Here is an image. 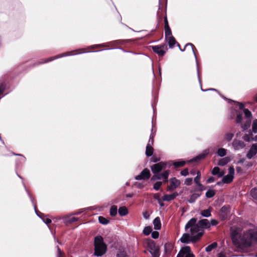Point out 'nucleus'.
Segmentation results:
<instances>
[{
  "mask_svg": "<svg viewBox=\"0 0 257 257\" xmlns=\"http://www.w3.org/2000/svg\"><path fill=\"white\" fill-rule=\"evenodd\" d=\"M178 195L179 194L177 192H175L172 194H165L162 197V199L165 201H170L174 200Z\"/></svg>",
  "mask_w": 257,
  "mask_h": 257,
  "instance_id": "obj_17",
  "label": "nucleus"
},
{
  "mask_svg": "<svg viewBox=\"0 0 257 257\" xmlns=\"http://www.w3.org/2000/svg\"><path fill=\"white\" fill-rule=\"evenodd\" d=\"M166 39L168 40V45L170 48H173L176 43L175 38L172 35Z\"/></svg>",
  "mask_w": 257,
  "mask_h": 257,
  "instance_id": "obj_26",
  "label": "nucleus"
},
{
  "mask_svg": "<svg viewBox=\"0 0 257 257\" xmlns=\"http://www.w3.org/2000/svg\"><path fill=\"white\" fill-rule=\"evenodd\" d=\"M43 221L47 224H49L51 223V219L48 218L44 217L43 218Z\"/></svg>",
  "mask_w": 257,
  "mask_h": 257,
  "instance_id": "obj_56",
  "label": "nucleus"
},
{
  "mask_svg": "<svg viewBox=\"0 0 257 257\" xmlns=\"http://www.w3.org/2000/svg\"><path fill=\"white\" fill-rule=\"evenodd\" d=\"M208 154V152L206 151L205 153L201 154L199 155L198 156H197V157H196L194 158L191 160L189 161V162H197V161H199L200 160H203L205 158V157L207 156Z\"/></svg>",
  "mask_w": 257,
  "mask_h": 257,
  "instance_id": "obj_20",
  "label": "nucleus"
},
{
  "mask_svg": "<svg viewBox=\"0 0 257 257\" xmlns=\"http://www.w3.org/2000/svg\"><path fill=\"white\" fill-rule=\"evenodd\" d=\"M200 178H201L200 177H198V176H196V177L194 178V182H195V183H196L197 184L198 183H200Z\"/></svg>",
  "mask_w": 257,
  "mask_h": 257,
  "instance_id": "obj_63",
  "label": "nucleus"
},
{
  "mask_svg": "<svg viewBox=\"0 0 257 257\" xmlns=\"http://www.w3.org/2000/svg\"><path fill=\"white\" fill-rule=\"evenodd\" d=\"M197 185L199 187L198 190L202 191L205 189V187L201 183H198Z\"/></svg>",
  "mask_w": 257,
  "mask_h": 257,
  "instance_id": "obj_57",
  "label": "nucleus"
},
{
  "mask_svg": "<svg viewBox=\"0 0 257 257\" xmlns=\"http://www.w3.org/2000/svg\"><path fill=\"white\" fill-rule=\"evenodd\" d=\"M154 143V135L152 134L150 136V139L148 144H150V145H153Z\"/></svg>",
  "mask_w": 257,
  "mask_h": 257,
  "instance_id": "obj_52",
  "label": "nucleus"
},
{
  "mask_svg": "<svg viewBox=\"0 0 257 257\" xmlns=\"http://www.w3.org/2000/svg\"><path fill=\"white\" fill-rule=\"evenodd\" d=\"M143 216L145 219H148L150 217V215L147 211H145L143 213Z\"/></svg>",
  "mask_w": 257,
  "mask_h": 257,
  "instance_id": "obj_62",
  "label": "nucleus"
},
{
  "mask_svg": "<svg viewBox=\"0 0 257 257\" xmlns=\"http://www.w3.org/2000/svg\"><path fill=\"white\" fill-rule=\"evenodd\" d=\"M242 139L247 142L253 141L254 138H253L252 132L251 130H249L247 134H245L243 135Z\"/></svg>",
  "mask_w": 257,
  "mask_h": 257,
  "instance_id": "obj_19",
  "label": "nucleus"
},
{
  "mask_svg": "<svg viewBox=\"0 0 257 257\" xmlns=\"http://www.w3.org/2000/svg\"><path fill=\"white\" fill-rule=\"evenodd\" d=\"M200 195V194L197 193H194L192 194L188 199V202L190 203H194Z\"/></svg>",
  "mask_w": 257,
  "mask_h": 257,
  "instance_id": "obj_31",
  "label": "nucleus"
},
{
  "mask_svg": "<svg viewBox=\"0 0 257 257\" xmlns=\"http://www.w3.org/2000/svg\"><path fill=\"white\" fill-rule=\"evenodd\" d=\"M242 120V114L240 113V112H238L237 113V116H236V119H235V122L237 123H240L241 122Z\"/></svg>",
  "mask_w": 257,
  "mask_h": 257,
  "instance_id": "obj_42",
  "label": "nucleus"
},
{
  "mask_svg": "<svg viewBox=\"0 0 257 257\" xmlns=\"http://www.w3.org/2000/svg\"><path fill=\"white\" fill-rule=\"evenodd\" d=\"M164 248L166 254L170 255L174 248V245L171 242H167L165 244Z\"/></svg>",
  "mask_w": 257,
  "mask_h": 257,
  "instance_id": "obj_18",
  "label": "nucleus"
},
{
  "mask_svg": "<svg viewBox=\"0 0 257 257\" xmlns=\"http://www.w3.org/2000/svg\"><path fill=\"white\" fill-rule=\"evenodd\" d=\"M257 153V144H254L252 145L249 150L248 151L246 157L248 159H251Z\"/></svg>",
  "mask_w": 257,
  "mask_h": 257,
  "instance_id": "obj_13",
  "label": "nucleus"
},
{
  "mask_svg": "<svg viewBox=\"0 0 257 257\" xmlns=\"http://www.w3.org/2000/svg\"><path fill=\"white\" fill-rule=\"evenodd\" d=\"M202 236V233L195 236H190L189 233H184L180 240L183 243H189L190 242L195 243L200 240Z\"/></svg>",
  "mask_w": 257,
  "mask_h": 257,
  "instance_id": "obj_7",
  "label": "nucleus"
},
{
  "mask_svg": "<svg viewBox=\"0 0 257 257\" xmlns=\"http://www.w3.org/2000/svg\"><path fill=\"white\" fill-rule=\"evenodd\" d=\"M218 223V222L217 220H215V219H211V221H210V225H212L213 226H215L216 225H217Z\"/></svg>",
  "mask_w": 257,
  "mask_h": 257,
  "instance_id": "obj_59",
  "label": "nucleus"
},
{
  "mask_svg": "<svg viewBox=\"0 0 257 257\" xmlns=\"http://www.w3.org/2000/svg\"><path fill=\"white\" fill-rule=\"evenodd\" d=\"M215 180V179L213 177H210L208 178V179L206 180L207 183H211L212 182H214Z\"/></svg>",
  "mask_w": 257,
  "mask_h": 257,
  "instance_id": "obj_58",
  "label": "nucleus"
},
{
  "mask_svg": "<svg viewBox=\"0 0 257 257\" xmlns=\"http://www.w3.org/2000/svg\"><path fill=\"white\" fill-rule=\"evenodd\" d=\"M232 145L235 150L242 149L245 146V144L243 141L237 140H234L233 141Z\"/></svg>",
  "mask_w": 257,
  "mask_h": 257,
  "instance_id": "obj_16",
  "label": "nucleus"
},
{
  "mask_svg": "<svg viewBox=\"0 0 257 257\" xmlns=\"http://www.w3.org/2000/svg\"><path fill=\"white\" fill-rule=\"evenodd\" d=\"M180 174L182 176H187L189 174L188 169L187 168L184 169L181 171Z\"/></svg>",
  "mask_w": 257,
  "mask_h": 257,
  "instance_id": "obj_53",
  "label": "nucleus"
},
{
  "mask_svg": "<svg viewBox=\"0 0 257 257\" xmlns=\"http://www.w3.org/2000/svg\"><path fill=\"white\" fill-rule=\"evenodd\" d=\"M116 256L117 257H128L126 252L123 250H119Z\"/></svg>",
  "mask_w": 257,
  "mask_h": 257,
  "instance_id": "obj_43",
  "label": "nucleus"
},
{
  "mask_svg": "<svg viewBox=\"0 0 257 257\" xmlns=\"http://www.w3.org/2000/svg\"><path fill=\"white\" fill-rule=\"evenodd\" d=\"M199 227L203 230V229L209 228L210 227V224L208 220L207 219H202L200 220L198 223Z\"/></svg>",
  "mask_w": 257,
  "mask_h": 257,
  "instance_id": "obj_14",
  "label": "nucleus"
},
{
  "mask_svg": "<svg viewBox=\"0 0 257 257\" xmlns=\"http://www.w3.org/2000/svg\"><path fill=\"white\" fill-rule=\"evenodd\" d=\"M234 169L233 166L230 167L228 169V175L231 176H234Z\"/></svg>",
  "mask_w": 257,
  "mask_h": 257,
  "instance_id": "obj_54",
  "label": "nucleus"
},
{
  "mask_svg": "<svg viewBox=\"0 0 257 257\" xmlns=\"http://www.w3.org/2000/svg\"><path fill=\"white\" fill-rule=\"evenodd\" d=\"M78 220V218L75 217H71L66 220V222L68 223H72Z\"/></svg>",
  "mask_w": 257,
  "mask_h": 257,
  "instance_id": "obj_48",
  "label": "nucleus"
},
{
  "mask_svg": "<svg viewBox=\"0 0 257 257\" xmlns=\"http://www.w3.org/2000/svg\"><path fill=\"white\" fill-rule=\"evenodd\" d=\"M184 257H195V255L193 253V252L192 251H191L190 252L186 254L185 256H184Z\"/></svg>",
  "mask_w": 257,
  "mask_h": 257,
  "instance_id": "obj_64",
  "label": "nucleus"
},
{
  "mask_svg": "<svg viewBox=\"0 0 257 257\" xmlns=\"http://www.w3.org/2000/svg\"><path fill=\"white\" fill-rule=\"evenodd\" d=\"M146 243L152 257H160V247L156 245L155 242L153 240L148 238L146 239Z\"/></svg>",
  "mask_w": 257,
  "mask_h": 257,
  "instance_id": "obj_6",
  "label": "nucleus"
},
{
  "mask_svg": "<svg viewBox=\"0 0 257 257\" xmlns=\"http://www.w3.org/2000/svg\"><path fill=\"white\" fill-rule=\"evenodd\" d=\"M150 47L154 52L157 54L159 57H163L168 50L167 46L166 44H162L156 46H151Z\"/></svg>",
  "mask_w": 257,
  "mask_h": 257,
  "instance_id": "obj_8",
  "label": "nucleus"
},
{
  "mask_svg": "<svg viewBox=\"0 0 257 257\" xmlns=\"http://www.w3.org/2000/svg\"><path fill=\"white\" fill-rule=\"evenodd\" d=\"M217 246V243L216 242H214L211 244H209L205 248V251L206 252H210L213 249L216 248Z\"/></svg>",
  "mask_w": 257,
  "mask_h": 257,
  "instance_id": "obj_32",
  "label": "nucleus"
},
{
  "mask_svg": "<svg viewBox=\"0 0 257 257\" xmlns=\"http://www.w3.org/2000/svg\"><path fill=\"white\" fill-rule=\"evenodd\" d=\"M170 185L167 187V190L172 191L178 188L180 185V180L177 179L176 178H173L170 179Z\"/></svg>",
  "mask_w": 257,
  "mask_h": 257,
  "instance_id": "obj_12",
  "label": "nucleus"
},
{
  "mask_svg": "<svg viewBox=\"0 0 257 257\" xmlns=\"http://www.w3.org/2000/svg\"><path fill=\"white\" fill-rule=\"evenodd\" d=\"M190 228V232L191 236L197 235L200 233L204 234V230L201 229L197 223V218H192L186 223L185 229L187 230Z\"/></svg>",
  "mask_w": 257,
  "mask_h": 257,
  "instance_id": "obj_4",
  "label": "nucleus"
},
{
  "mask_svg": "<svg viewBox=\"0 0 257 257\" xmlns=\"http://www.w3.org/2000/svg\"><path fill=\"white\" fill-rule=\"evenodd\" d=\"M57 250H58L57 257H64V252L61 250L60 247L58 246H57Z\"/></svg>",
  "mask_w": 257,
  "mask_h": 257,
  "instance_id": "obj_49",
  "label": "nucleus"
},
{
  "mask_svg": "<svg viewBox=\"0 0 257 257\" xmlns=\"http://www.w3.org/2000/svg\"><path fill=\"white\" fill-rule=\"evenodd\" d=\"M162 182L161 181H157L154 184L153 188L155 190H159L161 187V186L162 185Z\"/></svg>",
  "mask_w": 257,
  "mask_h": 257,
  "instance_id": "obj_45",
  "label": "nucleus"
},
{
  "mask_svg": "<svg viewBox=\"0 0 257 257\" xmlns=\"http://www.w3.org/2000/svg\"><path fill=\"white\" fill-rule=\"evenodd\" d=\"M122 44L121 41L120 40H116L111 41L107 43H103L101 44H96L88 47L86 48L82 49L80 50L81 52L80 53H85L88 52H91L92 50L94 49H99L103 47H110L111 48H114L117 46Z\"/></svg>",
  "mask_w": 257,
  "mask_h": 257,
  "instance_id": "obj_3",
  "label": "nucleus"
},
{
  "mask_svg": "<svg viewBox=\"0 0 257 257\" xmlns=\"http://www.w3.org/2000/svg\"><path fill=\"white\" fill-rule=\"evenodd\" d=\"M252 132L254 133H257V119L253 120L252 124Z\"/></svg>",
  "mask_w": 257,
  "mask_h": 257,
  "instance_id": "obj_41",
  "label": "nucleus"
},
{
  "mask_svg": "<svg viewBox=\"0 0 257 257\" xmlns=\"http://www.w3.org/2000/svg\"><path fill=\"white\" fill-rule=\"evenodd\" d=\"M234 136L233 133H227L225 134L224 139L228 142L231 141Z\"/></svg>",
  "mask_w": 257,
  "mask_h": 257,
  "instance_id": "obj_40",
  "label": "nucleus"
},
{
  "mask_svg": "<svg viewBox=\"0 0 257 257\" xmlns=\"http://www.w3.org/2000/svg\"><path fill=\"white\" fill-rule=\"evenodd\" d=\"M187 48L190 49L191 52L194 55H195V51H196V49L193 44H192V43H188V44H186L184 47V49L183 50V51H184Z\"/></svg>",
  "mask_w": 257,
  "mask_h": 257,
  "instance_id": "obj_29",
  "label": "nucleus"
},
{
  "mask_svg": "<svg viewBox=\"0 0 257 257\" xmlns=\"http://www.w3.org/2000/svg\"><path fill=\"white\" fill-rule=\"evenodd\" d=\"M251 196L255 199L257 200V188H253L250 192Z\"/></svg>",
  "mask_w": 257,
  "mask_h": 257,
  "instance_id": "obj_46",
  "label": "nucleus"
},
{
  "mask_svg": "<svg viewBox=\"0 0 257 257\" xmlns=\"http://www.w3.org/2000/svg\"><path fill=\"white\" fill-rule=\"evenodd\" d=\"M160 160V158L157 157L155 156H153L151 158V161L155 162V163H157V162H159Z\"/></svg>",
  "mask_w": 257,
  "mask_h": 257,
  "instance_id": "obj_55",
  "label": "nucleus"
},
{
  "mask_svg": "<svg viewBox=\"0 0 257 257\" xmlns=\"http://www.w3.org/2000/svg\"><path fill=\"white\" fill-rule=\"evenodd\" d=\"M117 207L116 205H112L110 209V215L111 216H115L117 214Z\"/></svg>",
  "mask_w": 257,
  "mask_h": 257,
  "instance_id": "obj_35",
  "label": "nucleus"
},
{
  "mask_svg": "<svg viewBox=\"0 0 257 257\" xmlns=\"http://www.w3.org/2000/svg\"><path fill=\"white\" fill-rule=\"evenodd\" d=\"M5 90V87L3 85H0V96L3 94Z\"/></svg>",
  "mask_w": 257,
  "mask_h": 257,
  "instance_id": "obj_60",
  "label": "nucleus"
},
{
  "mask_svg": "<svg viewBox=\"0 0 257 257\" xmlns=\"http://www.w3.org/2000/svg\"><path fill=\"white\" fill-rule=\"evenodd\" d=\"M191 251V247L189 246H185L181 248L176 257H184L185 255Z\"/></svg>",
  "mask_w": 257,
  "mask_h": 257,
  "instance_id": "obj_15",
  "label": "nucleus"
},
{
  "mask_svg": "<svg viewBox=\"0 0 257 257\" xmlns=\"http://www.w3.org/2000/svg\"><path fill=\"white\" fill-rule=\"evenodd\" d=\"M186 164V162L185 161H179L174 162L172 165L174 166L175 168H178L179 167H181L184 166Z\"/></svg>",
  "mask_w": 257,
  "mask_h": 257,
  "instance_id": "obj_30",
  "label": "nucleus"
},
{
  "mask_svg": "<svg viewBox=\"0 0 257 257\" xmlns=\"http://www.w3.org/2000/svg\"><path fill=\"white\" fill-rule=\"evenodd\" d=\"M251 123V119H247L245 121V123L241 125V127L243 130H247L250 125Z\"/></svg>",
  "mask_w": 257,
  "mask_h": 257,
  "instance_id": "obj_38",
  "label": "nucleus"
},
{
  "mask_svg": "<svg viewBox=\"0 0 257 257\" xmlns=\"http://www.w3.org/2000/svg\"><path fill=\"white\" fill-rule=\"evenodd\" d=\"M243 112L247 119H250V117L252 116L251 112L246 108H244L243 109Z\"/></svg>",
  "mask_w": 257,
  "mask_h": 257,
  "instance_id": "obj_44",
  "label": "nucleus"
},
{
  "mask_svg": "<svg viewBox=\"0 0 257 257\" xmlns=\"http://www.w3.org/2000/svg\"><path fill=\"white\" fill-rule=\"evenodd\" d=\"M220 168L218 167H215L213 168L211 171V173L213 175H217L219 173Z\"/></svg>",
  "mask_w": 257,
  "mask_h": 257,
  "instance_id": "obj_47",
  "label": "nucleus"
},
{
  "mask_svg": "<svg viewBox=\"0 0 257 257\" xmlns=\"http://www.w3.org/2000/svg\"><path fill=\"white\" fill-rule=\"evenodd\" d=\"M170 173V171L168 170L163 172L161 174H153V176L151 177V181L162 180L164 183H166L168 181V177Z\"/></svg>",
  "mask_w": 257,
  "mask_h": 257,
  "instance_id": "obj_9",
  "label": "nucleus"
},
{
  "mask_svg": "<svg viewBox=\"0 0 257 257\" xmlns=\"http://www.w3.org/2000/svg\"><path fill=\"white\" fill-rule=\"evenodd\" d=\"M94 254L95 256H101L106 252L107 245L104 242L103 237L100 235H97L94 237Z\"/></svg>",
  "mask_w": 257,
  "mask_h": 257,
  "instance_id": "obj_2",
  "label": "nucleus"
},
{
  "mask_svg": "<svg viewBox=\"0 0 257 257\" xmlns=\"http://www.w3.org/2000/svg\"><path fill=\"white\" fill-rule=\"evenodd\" d=\"M65 55L63 54L62 55H57V56H54V57H50L47 59H46L44 61H39L37 65H40V64H43V63H47V62H50V61H53L57 58H60L61 57H62L63 56H65Z\"/></svg>",
  "mask_w": 257,
  "mask_h": 257,
  "instance_id": "obj_28",
  "label": "nucleus"
},
{
  "mask_svg": "<svg viewBox=\"0 0 257 257\" xmlns=\"http://www.w3.org/2000/svg\"><path fill=\"white\" fill-rule=\"evenodd\" d=\"M165 38L167 39L169 36L172 35V31L169 25L164 26Z\"/></svg>",
  "mask_w": 257,
  "mask_h": 257,
  "instance_id": "obj_33",
  "label": "nucleus"
},
{
  "mask_svg": "<svg viewBox=\"0 0 257 257\" xmlns=\"http://www.w3.org/2000/svg\"><path fill=\"white\" fill-rule=\"evenodd\" d=\"M216 193V191L213 189H209L205 194V196L208 198L213 197Z\"/></svg>",
  "mask_w": 257,
  "mask_h": 257,
  "instance_id": "obj_34",
  "label": "nucleus"
},
{
  "mask_svg": "<svg viewBox=\"0 0 257 257\" xmlns=\"http://www.w3.org/2000/svg\"><path fill=\"white\" fill-rule=\"evenodd\" d=\"M233 179H234V176H231L228 174L224 176L222 178L223 182H224V184L231 183L233 181Z\"/></svg>",
  "mask_w": 257,
  "mask_h": 257,
  "instance_id": "obj_23",
  "label": "nucleus"
},
{
  "mask_svg": "<svg viewBox=\"0 0 257 257\" xmlns=\"http://www.w3.org/2000/svg\"><path fill=\"white\" fill-rule=\"evenodd\" d=\"M253 242H257V230L249 229L244 232L240 245L243 247H247L251 246Z\"/></svg>",
  "mask_w": 257,
  "mask_h": 257,
  "instance_id": "obj_1",
  "label": "nucleus"
},
{
  "mask_svg": "<svg viewBox=\"0 0 257 257\" xmlns=\"http://www.w3.org/2000/svg\"><path fill=\"white\" fill-rule=\"evenodd\" d=\"M217 154L220 157H224L226 155V150L224 148H220L217 150Z\"/></svg>",
  "mask_w": 257,
  "mask_h": 257,
  "instance_id": "obj_37",
  "label": "nucleus"
},
{
  "mask_svg": "<svg viewBox=\"0 0 257 257\" xmlns=\"http://www.w3.org/2000/svg\"><path fill=\"white\" fill-rule=\"evenodd\" d=\"M230 159L229 157H225L220 159L217 164L220 166H224L226 165L229 162H230Z\"/></svg>",
  "mask_w": 257,
  "mask_h": 257,
  "instance_id": "obj_25",
  "label": "nucleus"
},
{
  "mask_svg": "<svg viewBox=\"0 0 257 257\" xmlns=\"http://www.w3.org/2000/svg\"><path fill=\"white\" fill-rule=\"evenodd\" d=\"M159 236V233L157 231H154L152 232V237L154 239H157Z\"/></svg>",
  "mask_w": 257,
  "mask_h": 257,
  "instance_id": "obj_51",
  "label": "nucleus"
},
{
  "mask_svg": "<svg viewBox=\"0 0 257 257\" xmlns=\"http://www.w3.org/2000/svg\"><path fill=\"white\" fill-rule=\"evenodd\" d=\"M154 148L150 145V144H148L146 146V155L147 157H151L153 155L154 153Z\"/></svg>",
  "mask_w": 257,
  "mask_h": 257,
  "instance_id": "obj_22",
  "label": "nucleus"
},
{
  "mask_svg": "<svg viewBox=\"0 0 257 257\" xmlns=\"http://www.w3.org/2000/svg\"><path fill=\"white\" fill-rule=\"evenodd\" d=\"M152 231V227L151 226H148L144 228L143 230V233L145 235H149Z\"/></svg>",
  "mask_w": 257,
  "mask_h": 257,
  "instance_id": "obj_39",
  "label": "nucleus"
},
{
  "mask_svg": "<svg viewBox=\"0 0 257 257\" xmlns=\"http://www.w3.org/2000/svg\"><path fill=\"white\" fill-rule=\"evenodd\" d=\"M192 183V178H188L185 179V184L188 186L191 185Z\"/></svg>",
  "mask_w": 257,
  "mask_h": 257,
  "instance_id": "obj_50",
  "label": "nucleus"
},
{
  "mask_svg": "<svg viewBox=\"0 0 257 257\" xmlns=\"http://www.w3.org/2000/svg\"><path fill=\"white\" fill-rule=\"evenodd\" d=\"M171 164L167 162H160L151 166V169L153 174H161V172L168 170Z\"/></svg>",
  "mask_w": 257,
  "mask_h": 257,
  "instance_id": "obj_5",
  "label": "nucleus"
},
{
  "mask_svg": "<svg viewBox=\"0 0 257 257\" xmlns=\"http://www.w3.org/2000/svg\"><path fill=\"white\" fill-rule=\"evenodd\" d=\"M98 221L100 223L103 225H106L108 224L109 222L108 219L101 216L98 217Z\"/></svg>",
  "mask_w": 257,
  "mask_h": 257,
  "instance_id": "obj_36",
  "label": "nucleus"
},
{
  "mask_svg": "<svg viewBox=\"0 0 257 257\" xmlns=\"http://www.w3.org/2000/svg\"><path fill=\"white\" fill-rule=\"evenodd\" d=\"M212 208L209 207V208L201 211L200 214L205 217H208L211 216Z\"/></svg>",
  "mask_w": 257,
  "mask_h": 257,
  "instance_id": "obj_24",
  "label": "nucleus"
},
{
  "mask_svg": "<svg viewBox=\"0 0 257 257\" xmlns=\"http://www.w3.org/2000/svg\"><path fill=\"white\" fill-rule=\"evenodd\" d=\"M154 229L156 230H160L161 228V222L159 217H156L153 220Z\"/></svg>",
  "mask_w": 257,
  "mask_h": 257,
  "instance_id": "obj_21",
  "label": "nucleus"
},
{
  "mask_svg": "<svg viewBox=\"0 0 257 257\" xmlns=\"http://www.w3.org/2000/svg\"><path fill=\"white\" fill-rule=\"evenodd\" d=\"M151 175L150 170L148 168H145L141 173L139 175L136 176L135 178L137 180H147L150 178Z\"/></svg>",
  "mask_w": 257,
  "mask_h": 257,
  "instance_id": "obj_11",
  "label": "nucleus"
},
{
  "mask_svg": "<svg viewBox=\"0 0 257 257\" xmlns=\"http://www.w3.org/2000/svg\"><path fill=\"white\" fill-rule=\"evenodd\" d=\"M236 103L239 106V108L240 109H241V110L244 109V105L243 103H240L239 102H236Z\"/></svg>",
  "mask_w": 257,
  "mask_h": 257,
  "instance_id": "obj_61",
  "label": "nucleus"
},
{
  "mask_svg": "<svg viewBox=\"0 0 257 257\" xmlns=\"http://www.w3.org/2000/svg\"><path fill=\"white\" fill-rule=\"evenodd\" d=\"M118 212L119 215L121 216H125L128 214V210L125 206L119 207Z\"/></svg>",
  "mask_w": 257,
  "mask_h": 257,
  "instance_id": "obj_27",
  "label": "nucleus"
},
{
  "mask_svg": "<svg viewBox=\"0 0 257 257\" xmlns=\"http://www.w3.org/2000/svg\"><path fill=\"white\" fill-rule=\"evenodd\" d=\"M230 211V208L229 206L224 205L221 208L219 212V215L221 220H224L228 218Z\"/></svg>",
  "mask_w": 257,
  "mask_h": 257,
  "instance_id": "obj_10",
  "label": "nucleus"
}]
</instances>
